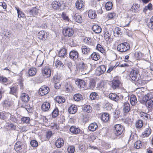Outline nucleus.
I'll return each instance as SVG.
<instances>
[{"label":"nucleus","instance_id":"a878e982","mask_svg":"<svg viewBox=\"0 0 153 153\" xmlns=\"http://www.w3.org/2000/svg\"><path fill=\"white\" fill-rule=\"evenodd\" d=\"M36 72V69L35 68H31L28 70L27 76H28V77L34 76L35 75Z\"/></svg>","mask_w":153,"mask_h":153},{"label":"nucleus","instance_id":"69168bd1","mask_svg":"<svg viewBox=\"0 0 153 153\" xmlns=\"http://www.w3.org/2000/svg\"><path fill=\"white\" fill-rule=\"evenodd\" d=\"M148 27L151 29H153V16L150 19V22L148 24Z\"/></svg>","mask_w":153,"mask_h":153},{"label":"nucleus","instance_id":"774afa93","mask_svg":"<svg viewBox=\"0 0 153 153\" xmlns=\"http://www.w3.org/2000/svg\"><path fill=\"white\" fill-rule=\"evenodd\" d=\"M116 68V67L115 66H110L108 70L107 71V72L108 73H110L111 71L115 69Z\"/></svg>","mask_w":153,"mask_h":153},{"label":"nucleus","instance_id":"680f3d73","mask_svg":"<svg viewBox=\"0 0 153 153\" xmlns=\"http://www.w3.org/2000/svg\"><path fill=\"white\" fill-rule=\"evenodd\" d=\"M78 60L79 61V64H80L87 63V59L86 58L81 57L78 58Z\"/></svg>","mask_w":153,"mask_h":153},{"label":"nucleus","instance_id":"473e14b6","mask_svg":"<svg viewBox=\"0 0 153 153\" xmlns=\"http://www.w3.org/2000/svg\"><path fill=\"white\" fill-rule=\"evenodd\" d=\"M88 17L91 19H94L97 16L95 10H90L88 12Z\"/></svg>","mask_w":153,"mask_h":153},{"label":"nucleus","instance_id":"aec40b11","mask_svg":"<svg viewBox=\"0 0 153 153\" xmlns=\"http://www.w3.org/2000/svg\"><path fill=\"white\" fill-rule=\"evenodd\" d=\"M73 18L74 19L76 22L78 23L81 22L82 20V16L79 15V13H73Z\"/></svg>","mask_w":153,"mask_h":153},{"label":"nucleus","instance_id":"49530a36","mask_svg":"<svg viewBox=\"0 0 153 153\" xmlns=\"http://www.w3.org/2000/svg\"><path fill=\"white\" fill-rule=\"evenodd\" d=\"M55 66L57 68L60 69H63L64 66L63 64L59 60H58L56 62Z\"/></svg>","mask_w":153,"mask_h":153},{"label":"nucleus","instance_id":"2eb2a0df","mask_svg":"<svg viewBox=\"0 0 153 153\" xmlns=\"http://www.w3.org/2000/svg\"><path fill=\"white\" fill-rule=\"evenodd\" d=\"M121 85L120 81L118 80L113 79L112 82V87L114 89H118Z\"/></svg>","mask_w":153,"mask_h":153},{"label":"nucleus","instance_id":"4d7b16f0","mask_svg":"<svg viewBox=\"0 0 153 153\" xmlns=\"http://www.w3.org/2000/svg\"><path fill=\"white\" fill-rule=\"evenodd\" d=\"M104 82L103 81L100 82L97 84V88L100 90H102L104 88Z\"/></svg>","mask_w":153,"mask_h":153},{"label":"nucleus","instance_id":"f3484780","mask_svg":"<svg viewBox=\"0 0 153 153\" xmlns=\"http://www.w3.org/2000/svg\"><path fill=\"white\" fill-rule=\"evenodd\" d=\"M50 103L48 102H44L41 106V109L44 112L47 111L50 108Z\"/></svg>","mask_w":153,"mask_h":153},{"label":"nucleus","instance_id":"c85d7f7f","mask_svg":"<svg viewBox=\"0 0 153 153\" xmlns=\"http://www.w3.org/2000/svg\"><path fill=\"white\" fill-rule=\"evenodd\" d=\"M74 100L76 101L79 102L83 100V98L82 95L80 94H76L73 97Z\"/></svg>","mask_w":153,"mask_h":153},{"label":"nucleus","instance_id":"e2e57ef3","mask_svg":"<svg viewBox=\"0 0 153 153\" xmlns=\"http://www.w3.org/2000/svg\"><path fill=\"white\" fill-rule=\"evenodd\" d=\"M10 88V93L14 95L16 94L17 91V88L16 87H11Z\"/></svg>","mask_w":153,"mask_h":153},{"label":"nucleus","instance_id":"4c0bfd02","mask_svg":"<svg viewBox=\"0 0 153 153\" xmlns=\"http://www.w3.org/2000/svg\"><path fill=\"white\" fill-rule=\"evenodd\" d=\"M65 91L67 92H69L73 90L72 85L70 83H68L65 86Z\"/></svg>","mask_w":153,"mask_h":153},{"label":"nucleus","instance_id":"6e6552de","mask_svg":"<svg viewBox=\"0 0 153 153\" xmlns=\"http://www.w3.org/2000/svg\"><path fill=\"white\" fill-rule=\"evenodd\" d=\"M109 97L111 100L115 102H117L121 100V98H123V96L121 95L119 96L118 95L113 93H111L109 95Z\"/></svg>","mask_w":153,"mask_h":153},{"label":"nucleus","instance_id":"5701e85b","mask_svg":"<svg viewBox=\"0 0 153 153\" xmlns=\"http://www.w3.org/2000/svg\"><path fill=\"white\" fill-rule=\"evenodd\" d=\"M151 129L149 127L146 128L144 131L142 133L141 137L144 138L148 137L151 133Z\"/></svg>","mask_w":153,"mask_h":153},{"label":"nucleus","instance_id":"412c9836","mask_svg":"<svg viewBox=\"0 0 153 153\" xmlns=\"http://www.w3.org/2000/svg\"><path fill=\"white\" fill-rule=\"evenodd\" d=\"M82 52L85 55H88L90 53L91 49L86 46H82L81 48Z\"/></svg>","mask_w":153,"mask_h":153},{"label":"nucleus","instance_id":"c03bdc74","mask_svg":"<svg viewBox=\"0 0 153 153\" xmlns=\"http://www.w3.org/2000/svg\"><path fill=\"white\" fill-rule=\"evenodd\" d=\"M75 147L74 145H69L67 148V152L68 153H74L75 152Z\"/></svg>","mask_w":153,"mask_h":153},{"label":"nucleus","instance_id":"603ef678","mask_svg":"<svg viewBox=\"0 0 153 153\" xmlns=\"http://www.w3.org/2000/svg\"><path fill=\"white\" fill-rule=\"evenodd\" d=\"M59 114V110L57 108H55L53 111L52 113V117L55 118L58 116Z\"/></svg>","mask_w":153,"mask_h":153},{"label":"nucleus","instance_id":"37998d69","mask_svg":"<svg viewBox=\"0 0 153 153\" xmlns=\"http://www.w3.org/2000/svg\"><path fill=\"white\" fill-rule=\"evenodd\" d=\"M15 9L17 10L18 17L19 18H23L24 17V14L20 10L19 7H15Z\"/></svg>","mask_w":153,"mask_h":153},{"label":"nucleus","instance_id":"a18cd8bd","mask_svg":"<svg viewBox=\"0 0 153 153\" xmlns=\"http://www.w3.org/2000/svg\"><path fill=\"white\" fill-rule=\"evenodd\" d=\"M149 99V94H147L143 97L142 99L140 100V102L142 104H145Z\"/></svg>","mask_w":153,"mask_h":153},{"label":"nucleus","instance_id":"0e129e2a","mask_svg":"<svg viewBox=\"0 0 153 153\" xmlns=\"http://www.w3.org/2000/svg\"><path fill=\"white\" fill-rule=\"evenodd\" d=\"M92 108L90 105H85L84 108V109L85 111L88 113H89L91 111Z\"/></svg>","mask_w":153,"mask_h":153},{"label":"nucleus","instance_id":"c9c22d12","mask_svg":"<svg viewBox=\"0 0 153 153\" xmlns=\"http://www.w3.org/2000/svg\"><path fill=\"white\" fill-rule=\"evenodd\" d=\"M84 42L85 43L90 45H94V43L92 41V39L89 37H86L84 39Z\"/></svg>","mask_w":153,"mask_h":153},{"label":"nucleus","instance_id":"393cba45","mask_svg":"<svg viewBox=\"0 0 153 153\" xmlns=\"http://www.w3.org/2000/svg\"><path fill=\"white\" fill-rule=\"evenodd\" d=\"M64 143V141L63 139L61 138H58L55 142V145L58 148H60L62 147Z\"/></svg>","mask_w":153,"mask_h":153},{"label":"nucleus","instance_id":"39448f33","mask_svg":"<svg viewBox=\"0 0 153 153\" xmlns=\"http://www.w3.org/2000/svg\"><path fill=\"white\" fill-rule=\"evenodd\" d=\"M64 6L63 1L61 0L54 1L52 3V7L54 9H62L63 8Z\"/></svg>","mask_w":153,"mask_h":153},{"label":"nucleus","instance_id":"ea45409f","mask_svg":"<svg viewBox=\"0 0 153 153\" xmlns=\"http://www.w3.org/2000/svg\"><path fill=\"white\" fill-rule=\"evenodd\" d=\"M90 98L91 100H98L99 98V96L96 92H92L90 95Z\"/></svg>","mask_w":153,"mask_h":153},{"label":"nucleus","instance_id":"e433bc0d","mask_svg":"<svg viewBox=\"0 0 153 153\" xmlns=\"http://www.w3.org/2000/svg\"><path fill=\"white\" fill-rule=\"evenodd\" d=\"M77 108L75 105H72L69 108L68 111L71 114H74L77 111Z\"/></svg>","mask_w":153,"mask_h":153},{"label":"nucleus","instance_id":"f257e3e1","mask_svg":"<svg viewBox=\"0 0 153 153\" xmlns=\"http://www.w3.org/2000/svg\"><path fill=\"white\" fill-rule=\"evenodd\" d=\"M139 71L136 68L133 69L131 71L129 77L132 80L140 84L142 83Z\"/></svg>","mask_w":153,"mask_h":153},{"label":"nucleus","instance_id":"8fccbe9b","mask_svg":"<svg viewBox=\"0 0 153 153\" xmlns=\"http://www.w3.org/2000/svg\"><path fill=\"white\" fill-rule=\"evenodd\" d=\"M55 100L59 103H61L65 102V99L61 96H57L56 97Z\"/></svg>","mask_w":153,"mask_h":153},{"label":"nucleus","instance_id":"bf43d9fd","mask_svg":"<svg viewBox=\"0 0 153 153\" xmlns=\"http://www.w3.org/2000/svg\"><path fill=\"white\" fill-rule=\"evenodd\" d=\"M114 34L116 33L117 35H121L122 32L120 28L118 27L115 28L114 30Z\"/></svg>","mask_w":153,"mask_h":153},{"label":"nucleus","instance_id":"72a5a7b5","mask_svg":"<svg viewBox=\"0 0 153 153\" xmlns=\"http://www.w3.org/2000/svg\"><path fill=\"white\" fill-rule=\"evenodd\" d=\"M97 128V125L95 123H91L88 126L89 130L93 131H95Z\"/></svg>","mask_w":153,"mask_h":153},{"label":"nucleus","instance_id":"423d86ee","mask_svg":"<svg viewBox=\"0 0 153 153\" xmlns=\"http://www.w3.org/2000/svg\"><path fill=\"white\" fill-rule=\"evenodd\" d=\"M70 131L72 133L75 134H80L83 135L84 133V132L81 131L79 128L74 126L70 128Z\"/></svg>","mask_w":153,"mask_h":153},{"label":"nucleus","instance_id":"dca6fc26","mask_svg":"<svg viewBox=\"0 0 153 153\" xmlns=\"http://www.w3.org/2000/svg\"><path fill=\"white\" fill-rule=\"evenodd\" d=\"M38 38L42 40H45L47 37V34L45 31L41 30L38 34Z\"/></svg>","mask_w":153,"mask_h":153},{"label":"nucleus","instance_id":"13d9d810","mask_svg":"<svg viewBox=\"0 0 153 153\" xmlns=\"http://www.w3.org/2000/svg\"><path fill=\"white\" fill-rule=\"evenodd\" d=\"M104 37L106 41H109L111 38V34L108 31H106L104 34Z\"/></svg>","mask_w":153,"mask_h":153},{"label":"nucleus","instance_id":"79ce46f5","mask_svg":"<svg viewBox=\"0 0 153 153\" xmlns=\"http://www.w3.org/2000/svg\"><path fill=\"white\" fill-rule=\"evenodd\" d=\"M96 49L102 53L104 54L105 53V51L103 46L100 44L97 45Z\"/></svg>","mask_w":153,"mask_h":153},{"label":"nucleus","instance_id":"9d476101","mask_svg":"<svg viewBox=\"0 0 153 153\" xmlns=\"http://www.w3.org/2000/svg\"><path fill=\"white\" fill-rule=\"evenodd\" d=\"M105 70V66L104 65H101L97 68L96 71V74L97 76H100L103 74Z\"/></svg>","mask_w":153,"mask_h":153},{"label":"nucleus","instance_id":"1a4fd4ad","mask_svg":"<svg viewBox=\"0 0 153 153\" xmlns=\"http://www.w3.org/2000/svg\"><path fill=\"white\" fill-rule=\"evenodd\" d=\"M79 56V54L77 51L72 50L69 53V57L72 59L75 60L77 59Z\"/></svg>","mask_w":153,"mask_h":153},{"label":"nucleus","instance_id":"a19ab883","mask_svg":"<svg viewBox=\"0 0 153 153\" xmlns=\"http://www.w3.org/2000/svg\"><path fill=\"white\" fill-rule=\"evenodd\" d=\"M96 85V82L95 80L93 79H91L90 80L89 83L88 85V87L91 89L94 88Z\"/></svg>","mask_w":153,"mask_h":153},{"label":"nucleus","instance_id":"cd10ccee","mask_svg":"<svg viewBox=\"0 0 153 153\" xmlns=\"http://www.w3.org/2000/svg\"><path fill=\"white\" fill-rule=\"evenodd\" d=\"M101 119L103 122H106L109 119V116L108 114L107 113H104L101 116Z\"/></svg>","mask_w":153,"mask_h":153},{"label":"nucleus","instance_id":"58836bf2","mask_svg":"<svg viewBox=\"0 0 153 153\" xmlns=\"http://www.w3.org/2000/svg\"><path fill=\"white\" fill-rule=\"evenodd\" d=\"M143 122L142 120H137L135 123V127L137 129H140L143 126Z\"/></svg>","mask_w":153,"mask_h":153},{"label":"nucleus","instance_id":"09e8293b","mask_svg":"<svg viewBox=\"0 0 153 153\" xmlns=\"http://www.w3.org/2000/svg\"><path fill=\"white\" fill-rule=\"evenodd\" d=\"M139 8V5L138 4H135L131 7V10L134 13H136L137 12Z\"/></svg>","mask_w":153,"mask_h":153},{"label":"nucleus","instance_id":"338daca9","mask_svg":"<svg viewBox=\"0 0 153 153\" xmlns=\"http://www.w3.org/2000/svg\"><path fill=\"white\" fill-rule=\"evenodd\" d=\"M31 145L33 147H36L38 146L37 141L35 140H31L30 142Z\"/></svg>","mask_w":153,"mask_h":153},{"label":"nucleus","instance_id":"ddd939ff","mask_svg":"<svg viewBox=\"0 0 153 153\" xmlns=\"http://www.w3.org/2000/svg\"><path fill=\"white\" fill-rule=\"evenodd\" d=\"M79 65V69L81 71H85V74H87L89 72V70L88 69L87 63L80 64Z\"/></svg>","mask_w":153,"mask_h":153},{"label":"nucleus","instance_id":"f03ea898","mask_svg":"<svg viewBox=\"0 0 153 153\" xmlns=\"http://www.w3.org/2000/svg\"><path fill=\"white\" fill-rule=\"evenodd\" d=\"M123 130V127L120 124H116L114 125L113 129V133L116 137L120 135Z\"/></svg>","mask_w":153,"mask_h":153},{"label":"nucleus","instance_id":"de8ad7c7","mask_svg":"<svg viewBox=\"0 0 153 153\" xmlns=\"http://www.w3.org/2000/svg\"><path fill=\"white\" fill-rule=\"evenodd\" d=\"M54 81V83L55 84L54 86L57 89L58 88L57 86H56V85L57 83L60 80V77L58 76L57 75H55L53 77Z\"/></svg>","mask_w":153,"mask_h":153},{"label":"nucleus","instance_id":"a211bd4d","mask_svg":"<svg viewBox=\"0 0 153 153\" xmlns=\"http://www.w3.org/2000/svg\"><path fill=\"white\" fill-rule=\"evenodd\" d=\"M14 149L18 152H21L22 151V143L20 141H17L14 146Z\"/></svg>","mask_w":153,"mask_h":153},{"label":"nucleus","instance_id":"b1692460","mask_svg":"<svg viewBox=\"0 0 153 153\" xmlns=\"http://www.w3.org/2000/svg\"><path fill=\"white\" fill-rule=\"evenodd\" d=\"M84 5V1L82 0H77L75 3L76 7L78 10H80L82 8Z\"/></svg>","mask_w":153,"mask_h":153},{"label":"nucleus","instance_id":"bb28decb","mask_svg":"<svg viewBox=\"0 0 153 153\" xmlns=\"http://www.w3.org/2000/svg\"><path fill=\"white\" fill-rule=\"evenodd\" d=\"M123 111L125 113H127L130 110V105L128 102H126L123 103Z\"/></svg>","mask_w":153,"mask_h":153},{"label":"nucleus","instance_id":"6e6d98bb","mask_svg":"<svg viewBox=\"0 0 153 153\" xmlns=\"http://www.w3.org/2000/svg\"><path fill=\"white\" fill-rule=\"evenodd\" d=\"M21 121L24 123H27L30 122V120L29 117H24L21 118Z\"/></svg>","mask_w":153,"mask_h":153},{"label":"nucleus","instance_id":"3c124183","mask_svg":"<svg viewBox=\"0 0 153 153\" xmlns=\"http://www.w3.org/2000/svg\"><path fill=\"white\" fill-rule=\"evenodd\" d=\"M2 104L4 107H8L11 105V103L9 100H6L2 102Z\"/></svg>","mask_w":153,"mask_h":153},{"label":"nucleus","instance_id":"6ab92c4d","mask_svg":"<svg viewBox=\"0 0 153 153\" xmlns=\"http://www.w3.org/2000/svg\"><path fill=\"white\" fill-rule=\"evenodd\" d=\"M20 97L22 101L25 104L27 103L29 100L30 97L28 94L25 93H21Z\"/></svg>","mask_w":153,"mask_h":153},{"label":"nucleus","instance_id":"052dcab7","mask_svg":"<svg viewBox=\"0 0 153 153\" xmlns=\"http://www.w3.org/2000/svg\"><path fill=\"white\" fill-rule=\"evenodd\" d=\"M21 107L25 108L27 111L29 112L30 111V110L32 109V107L30 106L29 105H22L21 106Z\"/></svg>","mask_w":153,"mask_h":153},{"label":"nucleus","instance_id":"f8f14e48","mask_svg":"<svg viewBox=\"0 0 153 153\" xmlns=\"http://www.w3.org/2000/svg\"><path fill=\"white\" fill-rule=\"evenodd\" d=\"M49 88L45 86H42L39 89V93L41 96H44L47 94L49 92Z\"/></svg>","mask_w":153,"mask_h":153},{"label":"nucleus","instance_id":"20e7f679","mask_svg":"<svg viewBox=\"0 0 153 153\" xmlns=\"http://www.w3.org/2000/svg\"><path fill=\"white\" fill-rule=\"evenodd\" d=\"M43 76L46 78L49 77L51 74V70L48 65H47L42 68Z\"/></svg>","mask_w":153,"mask_h":153},{"label":"nucleus","instance_id":"c756f323","mask_svg":"<svg viewBox=\"0 0 153 153\" xmlns=\"http://www.w3.org/2000/svg\"><path fill=\"white\" fill-rule=\"evenodd\" d=\"M92 30L96 33H99L101 32L102 29L101 27L97 25H94L92 28Z\"/></svg>","mask_w":153,"mask_h":153},{"label":"nucleus","instance_id":"2f4dec72","mask_svg":"<svg viewBox=\"0 0 153 153\" xmlns=\"http://www.w3.org/2000/svg\"><path fill=\"white\" fill-rule=\"evenodd\" d=\"M90 56L93 60L96 61L98 60L100 58V56L99 54L95 52H93L92 53L91 55Z\"/></svg>","mask_w":153,"mask_h":153},{"label":"nucleus","instance_id":"7ed1b4c3","mask_svg":"<svg viewBox=\"0 0 153 153\" xmlns=\"http://www.w3.org/2000/svg\"><path fill=\"white\" fill-rule=\"evenodd\" d=\"M117 48V50L120 52H125L130 49V45L128 43L125 42L119 45Z\"/></svg>","mask_w":153,"mask_h":153},{"label":"nucleus","instance_id":"864d4df0","mask_svg":"<svg viewBox=\"0 0 153 153\" xmlns=\"http://www.w3.org/2000/svg\"><path fill=\"white\" fill-rule=\"evenodd\" d=\"M112 3L111 2L109 1L107 2L105 4V7L107 10H110L112 7Z\"/></svg>","mask_w":153,"mask_h":153},{"label":"nucleus","instance_id":"4468645a","mask_svg":"<svg viewBox=\"0 0 153 153\" xmlns=\"http://www.w3.org/2000/svg\"><path fill=\"white\" fill-rule=\"evenodd\" d=\"M28 16H32L36 15L39 12V9L35 7H33L31 10L29 9L27 10Z\"/></svg>","mask_w":153,"mask_h":153},{"label":"nucleus","instance_id":"9b49d317","mask_svg":"<svg viewBox=\"0 0 153 153\" xmlns=\"http://www.w3.org/2000/svg\"><path fill=\"white\" fill-rule=\"evenodd\" d=\"M145 104L149 111H151L153 108V97H150Z\"/></svg>","mask_w":153,"mask_h":153},{"label":"nucleus","instance_id":"4be33fe9","mask_svg":"<svg viewBox=\"0 0 153 153\" xmlns=\"http://www.w3.org/2000/svg\"><path fill=\"white\" fill-rule=\"evenodd\" d=\"M75 83L79 88H83L86 86L85 82L82 79H79L76 81Z\"/></svg>","mask_w":153,"mask_h":153},{"label":"nucleus","instance_id":"5fc2aeb1","mask_svg":"<svg viewBox=\"0 0 153 153\" xmlns=\"http://www.w3.org/2000/svg\"><path fill=\"white\" fill-rule=\"evenodd\" d=\"M142 143L140 140L136 141L134 143V147L137 149H139L142 146Z\"/></svg>","mask_w":153,"mask_h":153},{"label":"nucleus","instance_id":"7c9ffc66","mask_svg":"<svg viewBox=\"0 0 153 153\" xmlns=\"http://www.w3.org/2000/svg\"><path fill=\"white\" fill-rule=\"evenodd\" d=\"M130 103L133 106L137 104V101L136 96L134 94H132L130 97Z\"/></svg>","mask_w":153,"mask_h":153},{"label":"nucleus","instance_id":"f704fd0d","mask_svg":"<svg viewBox=\"0 0 153 153\" xmlns=\"http://www.w3.org/2000/svg\"><path fill=\"white\" fill-rule=\"evenodd\" d=\"M67 55V50L65 48L61 50L58 53V56L60 57H65Z\"/></svg>","mask_w":153,"mask_h":153},{"label":"nucleus","instance_id":"0eeeda50","mask_svg":"<svg viewBox=\"0 0 153 153\" xmlns=\"http://www.w3.org/2000/svg\"><path fill=\"white\" fill-rule=\"evenodd\" d=\"M63 33L65 36L70 37L73 35L74 32L72 28L67 27L63 29Z\"/></svg>","mask_w":153,"mask_h":153}]
</instances>
